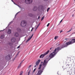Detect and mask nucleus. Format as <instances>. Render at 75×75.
Here are the masks:
<instances>
[{
  "label": "nucleus",
  "mask_w": 75,
  "mask_h": 75,
  "mask_svg": "<svg viewBox=\"0 0 75 75\" xmlns=\"http://www.w3.org/2000/svg\"><path fill=\"white\" fill-rule=\"evenodd\" d=\"M50 52V50H48L45 53L43 54H41L40 56V58H43V57H45L46 55L48 54V52Z\"/></svg>",
  "instance_id": "nucleus-1"
},
{
  "label": "nucleus",
  "mask_w": 75,
  "mask_h": 75,
  "mask_svg": "<svg viewBox=\"0 0 75 75\" xmlns=\"http://www.w3.org/2000/svg\"><path fill=\"white\" fill-rule=\"evenodd\" d=\"M75 42V39H73L71 41L69 42L66 43L67 45H70Z\"/></svg>",
  "instance_id": "nucleus-2"
},
{
  "label": "nucleus",
  "mask_w": 75,
  "mask_h": 75,
  "mask_svg": "<svg viewBox=\"0 0 75 75\" xmlns=\"http://www.w3.org/2000/svg\"><path fill=\"white\" fill-rule=\"evenodd\" d=\"M26 24L25 21H21V25L22 27H25V26H26Z\"/></svg>",
  "instance_id": "nucleus-3"
},
{
  "label": "nucleus",
  "mask_w": 75,
  "mask_h": 75,
  "mask_svg": "<svg viewBox=\"0 0 75 75\" xmlns=\"http://www.w3.org/2000/svg\"><path fill=\"white\" fill-rule=\"evenodd\" d=\"M33 1V0H25V3L26 4H30Z\"/></svg>",
  "instance_id": "nucleus-4"
},
{
  "label": "nucleus",
  "mask_w": 75,
  "mask_h": 75,
  "mask_svg": "<svg viewBox=\"0 0 75 75\" xmlns=\"http://www.w3.org/2000/svg\"><path fill=\"white\" fill-rule=\"evenodd\" d=\"M11 56L9 55H8L5 57V59L7 61H9L10 59Z\"/></svg>",
  "instance_id": "nucleus-5"
},
{
  "label": "nucleus",
  "mask_w": 75,
  "mask_h": 75,
  "mask_svg": "<svg viewBox=\"0 0 75 75\" xmlns=\"http://www.w3.org/2000/svg\"><path fill=\"white\" fill-rule=\"evenodd\" d=\"M7 33L8 34H10L11 33V30L10 29H8L7 31Z\"/></svg>",
  "instance_id": "nucleus-6"
},
{
  "label": "nucleus",
  "mask_w": 75,
  "mask_h": 75,
  "mask_svg": "<svg viewBox=\"0 0 75 75\" xmlns=\"http://www.w3.org/2000/svg\"><path fill=\"white\" fill-rule=\"evenodd\" d=\"M40 61H41V60L40 59H39L38 61L36 62L35 65L37 66H38V64H39V63L40 62Z\"/></svg>",
  "instance_id": "nucleus-7"
},
{
  "label": "nucleus",
  "mask_w": 75,
  "mask_h": 75,
  "mask_svg": "<svg viewBox=\"0 0 75 75\" xmlns=\"http://www.w3.org/2000/svg\"><path fill=\"white\" fill-rule=\"evenodd\" d=\"M15 37H17L18 36H19V37H20V35H19L18 34V33L17 32H16V33H15Z\"/></svg>",
  "instance_id": "nucleus-8"
},
{
  "label": "nucleus",
  "mask_w": 75,
  "mask_h": 75,
  "mask_svg": "<svg viewBox=\"0 0 75 75\" xmlns=\"http://www.w3.org/2000/svg\"><path fill=\"white\" fill-rule=\"evenodd\" d=\"M11 40L12 42H15V41H16V39L15 38H13L11 39Z\"/></svg>",
  "instance_id": "nucleus-9"
},
{
  "label": "nucleus",
  "mask_w": 75,
  "mask_h": 75,
  "mask_svg": "<svg viewBox=\"0 0 75 75\" xmlns=\"http://www.w3.org/2000/svg\"><path fill=\"white\" fill-rule=\"evenodd\" d=\"M38 9V10H39V8H37V6H35L33 9V11H37Z\"/></svg>",
  "instance_id": "nucleus-10"
},
{
  "label": "nucleus",
  "mask_w": 75,
  "mask_h": 75,
  "mask_svg": "<svg viewBox=\"0 0 75 75\" xmlns=\"http://www.w3.org/2000/svg\"><path fill=\"white\" fill-rule=\"evenodd\" d=\"M16 30L18 32V33H20V32L21 31V29H20L19 28H17L16 29Z\"/></svg>",
  "instance_id": "nucleus-11"
},
{
  "label": "nucleus",
  "mask_w": 75,
  "mask_h": 75,
  "mask_svg": "<svg viewBox=\"0 0 75 75\" xmlns=\"http://www.w3.org/2000/svg\"><path fill=\"white\" fill-rule=\"evenodd\" d=\"M33 35H34L33 34L31 36V37L30 38H29L27 40V41H30V40L31 39V38L33 37Z\"/></svg>",
  "instance_id": "nucleus-12"
},
{
  "label": "nucleus",
  "mask_w": 75,
  "mask_h": 75,
  "mask_svg": "<svg viewBox=\"0 0 75 75\" xmlns=\"http://www.w3.org/2000/svg\"><path fill=\"white\" fill-rule=\"evenodd\" d=\"M4 38V35H1L0 38L1 39H3Z\"/></svg>",
  "instance_id": "nucleus-13"
},
{
  "label": "nucleus",
  "mask_w": 75,
  "mask_h": 75,
  "mask_svg": "<svg viewBox=\"0 0 75 75\" xmlns=\"http://www.w3.org/2000/svg\"><path fill=\"white\" fill-rule=\"evenodd\" d=\"M11 1L13 2V3L14 4H15V5H16L17 6H18V7H20V6H19L17 4H16L15 3H14V2L13 1V0H11Z\"/></svg>",
  "instance_id": "nucleus-14"
},
{
  "label": "nucleus",
  "mask_w": 75,
  "mask_h": 75,
  "mask_svg": "<svg viewBox=\"0 0 75 75\" xmlns=\"http://www.w3.org/2000/svg\"><path fill=\"white\" fill-rule=\"evenodd\" d=\"M29 16H30V17H32L33 16V15L31 13H29L28 14Z\"/></svg>",
  "instance_id": "nucleus-15"
},
{
  "label": "nucleus",
  "mask_w": 75,
  "mask_h": 75,
  "mask_svg": "<svg viewBox=\"0 0 75 75\" xmlns=\"http://www.w3.org/2000/svg\"><path fill=\"white\" fill-rule=\"evenodd\" d=\"M58 38V36H56L54 37V40H57Z\"/></svg>",
  "instance_id": "nucleus-16"
},
{
  "label": "nucleus",
  "mask_w": 75,
  "mask_h": 75,
  "mask_svg": "<svg viewBox=\"0 0 75 75\" xmlns=\"http://www.w3.org/2000/svg\"><path fill=\"white\" fill-rule=\"evenodd\" d=\"M21 65L20 64H19V65L18 66V68H20V67H21Z\"/></svg>",
  "instance_id": "nucleus-17"
},
{
  "label": "nucleus",
  "mask_w": 75,
  "mask_h": 75,
  "mask_svg": "<svg viewBox=\"0 0 75 75\" xmlns=\"http://www.w3.org/2000/svg\"><path fill=\"white\" fill-rule=\"evenodd\" d=\"M23 71L21 72L20 74H19V75H23Z\"/></svg>",
  "instance_id": "nucleus-18"
},
{
  "label": "nucleus",
  "mask_w": 75,
  "mask_h": 75,
  "mask_svg": "<svg viewBox=\"0 0 75 75\" xmlns=\"http://www.w3.org/2000/svg\"><path fill=\"white\" fill-rule=\"evenodd\" d=\"M71 31H72V29H70L69 31L67 32V33H69V32H70Z\"/></svg>",
  "instance_id": "nucleus-19"
},
{
  "label": "nucleus",
  "mask_w": 75,
  "mask_h": 75,
  "mask_svg": "<svg viewBox=\"0 0 75 75\" xmlns=\"http://www.w3.org/2000/svg\"><path fill=\"white\" fill-rule=\"evenodd\" d=\"M44 16L42 18L41 21H42L43 20H44Z\"/></svg>",
  "instance_id": "nucleus-20"
},
{
  "label": "nucleus",
  "mask_w": 75,
  "mask_h": 75,
  "mask_svg": "<svg viewBox=\"0 0 75 75\" xmlns=\"http://www.w3.org/2000/svg\"><path fill=\"white\" fill-rule=\"evenodd\" d=\"M50 8H48L47 10V12H48V11H49V10H50Z\"/></svg>",
  "instance_id": "nucleus-21"
},
{
  "label": "nucleus",
  "mask_w": 75,
  "mask_h": 75,
  "mask_svg": "<svg viewBox=\"0 0 75 75\" xmlns=\"http://www.w3.org/2000/svg\"><path fill=\"white\" fill-rule=\"evenodd\" d=\"M67 73L68 74H69V75H71V74L69 73V71H67Z\"/></svg>",
  "instance_id": "nucleus-22"
},
{
  "label": "nucleus",
  "mask_w": 75,
  "mask_h": 75,
  "mask_svg": "<svg viewBox=\"0 0 75 75\" xmlns=\"http://www.w3.org/2000/svg\"><path fill=\"white\" fill-rule=\"evenodd\" d=\"M20 11H19V12H18V13H16V14L15 15V18L16 17V16H17V14H18V13H20Z\"/></svg>",
  "instance_id": "nucleus-23"
},
{
  "label": "nucleus",
  "mask_w": 75,
  "mask_h": 75,
  "mask_svg": "<svg viewBox=\"0 0 75 75\" xmlns=\"http://www.w3.org/2000/svg\"><path fill=\"white\" fill-rule=\"evenodd\" d=\"M21 10L22 11H24V8H23L22 9H21Z\"/></svg>",
  "instance_id": "nucleus-24"
},
{
  "label": "nucleus",
  "mask_w": 75,
  "mask_h": 75,
  "mask_svg": "<svg viewBox=\"0 0 75 75\" xmlns=\"http://www.w3.org/2000/svg\"><path fill=\"white\" fill-rule=\"evenodd\" d=\"M49 25H50V23H48L47 24V27H48V26H49Z\"/></svg>",
  "instance_id": "nucleus-25"
},
{
  "label": "nucleus",
  "mask_w": 75,
  "mask_h": 75,
  "mask_svg": "<svg viewBox=\"0 0 75 75\" xmlns=\"http://www.w3.org/2000/svg\"><path fill=\"white\" fill-rule=\"evenodd\" d=\"M30 71L28 72V75H30Z\"/></svg>",
  "instance_id": "nucleus-26"
},
{
  "label": "nucleus",
  "mask_w": 75,
  "mask_h": 75,
  "mask_svg": "<svg viewBox=\"0 0 75 75\" xmlns=\"http://www.w3.org/2000/svg\"><path fill=\"white\" fill-rule=\"evenodd\" d=\"M35 70H36V69L35 68L34 69V70H33V72H35Z\"/></svg>",
  "instance_id": "nucleus-27"
},
{
  "label": "nucleus",
  "mask_w": 75,
  "mask_h": 75,
  "mask_svg": "<svg viewBox=\"0 0 75 75\" xmlns=\"http://www.w3.org/2000/svg\"><path fill=\"white\" fill-rule=\"evenodd\" d=\"M40 25V23H39V24H38V25L37 27H39V25Z\"/></svg>",
  "instance_id": "nucleus-28"
},
{
  "label": "nucleus",
  "mask_w": 75,
  "mask_h": 75,
  "mask_svg": "<svg viewBox=\"0 0 75 75\" xmlns=\"http://www.w3.org/2000/svg\"><path fill=\"white\" fill-rule=\"evenodd\" d=\"M38 27L37 26L36 28H35V31H36V30H37V28H38Z\"/></svg>",
  "instance_id": "nucleus-29"
},
{
  "label": "nucleus",
  "mask_w": 75,
  "mask_h": 75,
  "mask_svg": "<svg viewBox=\"0 0 75 75\" xmlns=\"http://www.w3.org/2000/svg\"><path fill=\"white\" fill-rule=\"evenodd\" d=\"M22 63H23V61H22L20 62V64L21 65V64H22Z\"/></svg>",
  "instance_id": "nucleus-30"
},
{
  "label": "nucleus",
  "mask_w": 75,
  "mask_h": 75,
  "mask_svg": "<svg viewBox=\"0 0 75 75\" xmlns=\"http://www.w3.org/2000/svg\"><path fill=\"white\" fill-rule=\"evenodd\" d=\"M32 66V65H30L29 66V69L30 68V67H31Z\"/></svg>",
  "instance_id": "nucleus-31"
},
{
  "label": "nucleus",
  "mask_w": 75,
  "mask_h": 75,
  "mask_svg": "<svg viewBox=\"0 0 75 75\" xmlns=\"http://www.w3.org/2000/svg\"><path fill=\"white\" fill-rule=\"evenodd\" d=\"M63 32V30H61L60 32V33H62V32Z\"/></svg>",
  "instance_id": "nucleus-32"
},
{
  "label": "nucleus",
  "mask_w": 75,
  "mask_h": 75,
  "mask_svg": "<svg viewBox=\"0 0 75 75\" xmlns=\"http://www.w3.org/2000/svg\"><path fill=\"white\" fill-rule=\"evenodd\" d=\"M62 19L60 21V23H61V22H62Z\"/></svg>",
  "instance_id": "nucleus-33"
},
{
  "label": "nucleus",
  "mask_w": 75,
  "mask_h": 75,
  "mask_svg": "<svg viewBox=\"0 0 75 75\" xmlns=\"http://www.w3.org/2000/svg\"><path fill=\"white\" fill-rule=\"evenodd\" d=\"M20 46H19L18 47H17V48H20Z\"/></svg>",
  "instance_id": "nucleus-34"
},
{
  "label": "nucleus",
  "mask_w": 75,
  "mask_h": 75,
  "mask_svg": "<svg viewBox=\"0 0 75 75\" xmlns=\"http://www.w3.org/2000/svg\"><path fill=\"white\" fill-rule=\"evenodd\" d=\"M13 22V21H11L10 22V24H11V23H12V22Z\"/></svg>",
  "instance_id": "nucleus-35"
},
{
  "label": "nucleus",
  "mask_w": 75,
  "mask_h": 75,
  "mask_svg": "<svg viewBox=\"0 0 75 75\" xmlns=\"http://www.w3.org/2000/svg\"><path fill=\"white\" fill-rule=\"evenodd\" d=\"M18 54H19V53H18L17 54L16 56H17L18 55Z\"/></svg>",
  "instance_id": "nucleus-36"
},
{
  "label": "nucleus",
  "mask_w": 75,
  "mask_h": 75,
  "mask_svg": "<svg viewBox=\"0 0 75 75\" xmlns=\"http://www.w3.org/2000/svg\"><path fill=\"white\" fill-rule=\"evenodd\" d=\"M11 23H9V24H8V25H10V24Z\"/></svg>",
  "instance_id": "nucleus-37"
},
{
  "label": "nucleus",
  "mask_w": 75,
  "mask_h": 75,
  "mask_svg": "<svg viewBox=\"0 0 75 75\" xmlns=\"http://www.w3.org/2000/svg\"><path fill=\"white\" fill-rule=\"evenodd\" d=\"M37 67V66L36 65H35V66H34V67L35 68V67Z\"/></svg>",
  "instance_id": "nucleus-38"
},
{
  "label": "nucleus",
  "mask_w": 75,
  "mask_h": 75,
  "mask_svg": "<svg viewBox=\"0 0 75 75\" xmlns=\"http://www.w3.org/2000/svg\"><path fill=\"white\" fill-rule=\"evenodd\" d=\"M65 40H68V39L67 38H66L65 39Z\"/></svg>",
  "instance_id": "nucleus-39"
},
{
  "label": "nucleus",
  "mask_w": 75,
  "mask_h": 75,
  "mask_svg": "<svg viewBox=\"0 0 75 75\" xmlns=\"http://www.w3.org/2000/svg\"><path fill=\"white\" fill-rule=\"evenodd\" d=\"M38 19H40V16H38Z\"/></svg>",
  "instance_id": "nucleus-40"
},
{
  "label": "nucleus",
  "mask_w": 75,
  "mask_h": 75,
  "mask_svg": "<svg viewBox=\"0 0 75 75\" xmlns=\"http://www.w3.org/2000/svg\"><path fill=\"white\" fill-rule=\"evenodd\" d=\"M4 30H0V31H3Z\"/></svg>",
  "instance_id": "nucleus-41"
},
{
  "label": "nucleus",
  "mask_w": 75,
  "mask_h": 75,
  "mask_svg": "<svg viewBox=\"0 0 75 75\" xmlns=\"http://www.w3.org/2000/svg\"><path fill=\"white\" fill-rule=\"evenodd\" d=\"M33 29H32L31 30V31H33Z\"/></svg>",
  "instance_id": "nucleus-42"
},
{
  "label": "nucleus",
  "mask_w": 75,
  "mask_h": 75,
  "mask_svg": "<svg viewBox=\"0 0 75 75\" xmlns=\"http://www.w3.org/2000/svg\"><path fill=\"white\" fill-rule=\"evenodd\" d=\"M44 0L45 1H45H48V0Z\"/></svg>",
  "instance_id": "nucleus-43"
},
{
  "label": "nucleus",
  "mask_w": 75,
  "mask_h": 75,
  "mask_svg": "<svg viewBox=\"0 0 75 75\" xmlns=\"http://www.w3.org/2000/svg\"><path fill=\"white\" fill-rule=\"evenodd\" d=\"M51 49H52V48H50V50H51Z\"/></svg>",
  "instance_id": "nucleus-44"
},
{
  "label": "nucleus",
  "mask_w": 75,
  "mask_h": 75,
  "mask_svg": "<svg viewBox=\"0 0 75 75\" xmlns=\"http://www.w3.org/2000/svg\"><path fill=\"white\" fill-rule=\"evenodd\" d=\"M23 61H24V59H23L22 61V62Z\"/></svg>",
  "instance_id": "nucleus-45"
},
{
  "label": "nucleus",
  "mask_w": 75,
  "mask_h": 75,
  "mask_svg": "<svg viewBox=\"0 0 75 75\" xmlns=\"http://www.w3.org/2000/svg\"><path fill=\"white\" fill-rule=\"evenodd\" d=\"M33 28H33L32 29V30H33Z\"/></svg>",
  "instance_id": "nucleus-46"
},
{
  "label": "nucleus",
  "mask_w": 75,
  "mask_h": 75,
  "mask_svg": "<svg viewBox=\"0 0 75 75\" xmlns=\"http://www.w3.org/2000/svg\"><path fill=\"white\" fill-rule=\"evenodd\" d=\"M57 74H58V72H57Z\"/></svg>",
  "instance_id": "nucleus-47"
},
{
  "label": "nucleus",
  "mask_w": 75,
  "mask_h": 75,
  "mask_svg": "<svg viewBox=\"0 0 75 75\" xmlns=\"http://www.w3.org/2000/svg\"><path fill=\"white\" fill-rule=\"evenodd\" d=\"M67 47V46H65L64 47Z\"/></svg>",
  "instance_id": "nucleus-48"
},
{
  "label": "nucleus",
  "mask_w": 75,
  "mask_h": 75,
  "mask_svg": "<svg viewBox=\"0 0 75 75\" xmlns=\"http://www.w3.org/2000/svg\"><path fill=\"white\" fill-rule=\"evenodd\" d=\"M59 24L57 25L58 26V25Z\"/></svg>",
  "instance_id": "nucleus-49"
},
{
  "label": "nucleus",
  "mask_w": 75,
  "mask_h": 75,
  "mask_svg": "<svg viewBox=\"0 0 75 75\" xmlns=\"http://www.w3.org/2000/svg\"><path fill=\"white\" fill-rule=\"evenodd\" d=\"M7 28V27H6V28Z\"/></svg>",
  "instance_id": "nucleus-50"
}]
</instances>
